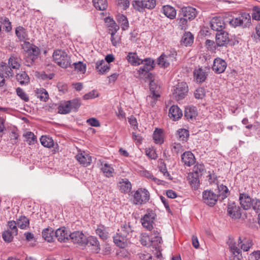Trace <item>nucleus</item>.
<instances>
[{"label":"nucleus","instance_id":"f257e3e1","mask_svg":"<svg viewBox=\"0 0 260 260\" xmlns=\"http://www.w3.org/2000/svg\"><path fill=\"white\" fill-rule=\"evenodd\" d=\"M156 213L152 210L147 209L146 214L141 218L142 226L148 231H152L149 237L151 245L156 249L159 248V245L162 241L159 235L160 230L154 229L153 225L156 218Z\"/></svg>","mask_w":260,"mask_h":260},{"label":"nucleus","instance_id":"f03ea898","mask_svg":"<svg viewBox=\"0 0 260 260\" xmlns=\"http://www.w3.org/2000/svg\"><path fill=\"white\" fill-rule=\"evenodd\" d=\"M231 252L234 255L235 257L237 260H240L242 258L241 254V249L237 246L240 247L241 249L244 251H247L250 247L252 246V240L248 239H244L242 240L241 237H239L238 238V243L234 240L233 239L230 238L227 242Z\"/></svg>","mask_w":260,"mask_h":260},{"label":"nucleus","instance_id":"7ed1b4c3","mask_svg":"<svg viewBox=\"0 0 260 260\" xmlns=\"http://www.w3.org/2000/svg\"><path fill=\"white\" fill-rule=\"evenodd\" d=\"M143 61H144L142 64L143 66L137 71L136 76L138 78L151 80L152 74L150 71L155 67L154 61L150 58H145Z\"/></svg>","mask_w":260,"mask_h":260},{"label":"nucleus","instance_id":"20e7f679","mask_svg":"<svg viewBox=\"0 0 260 260\" xmlns=\"http://www.w3.org/2000/svg\"><path fill=\"white\" fill-rule=\"evenodd\" d=\"M23 48L27 54L25 65L30 67L38 58L40 53V49L37 46L28 42H24Z\"/></svg>","mask_w":260,"mask_h":260},{"label":"nucleus","instance_id":"39448f33","mask_svg":"<svg viewBox=\"0 0 260 260\" xmlns=\"http://www.w3.org/2000/svg\"><path fill=\"white\" fill-rule=\"evenodd\" d=\"M53 57L55 62L62 68H67L71 66L70 57L64 51L61 50H54Z\"/></svg>","mask_w":260,"mask_h":260},{"label":"nucleus","instance_id":"423d86ee","mask_svg":"<svg viewBox=\"0 0 260 260\" xmlns=\"http://www.w3.org/2000/svg\"><path fill=\"white\" fill-rule=\"evenodd\" d=\"M229 23L231 26L237 27L242 26L243 27L249 26L251 24V16L247 13H243L238 17L233 18Z\"/></svg>","mask_w":260,"mask_h":260},{"label":"nucleus","instance_id":"0eeeda50","mask_svg":"<svg viewBox=\"0 0 260 260\" xmlns=\"http://www.w3.org/2000/svg\"><path fill=\"white\" fill-rule=\"evenodd\" d=\"M188 92V86L185 82H179L174 86L173 96L176 101H180L185 98Z\"/></svg>","mask_w":260,"mask_h":260},{"label":"nucleus","instance_id":"6e6552de","mask_svg":"<svg viewBox=\"0 0 260 260\" xmlns=\"http://www.w3.org/2000/svg\"><path fill=\"white\" fill-rule=\"evenodd\" d=\"M150 199L149 192L145 188H139L134 193V203L142 205L146 203Z\"/></svg>","mask_w":260,"mask_h":260},{"label":"nucleus","instance_id":"1a4fd4ad","mask_svg":"<svg viewBox=\"0 0 260 260\" xmlns=\"http://www.w3.org/2000/svg\"><path fill=\"white\" fill-rule=\"evenodd\" d=\"M203 201L210 207H213L218 201V195L212 190H206L202 193Z\"/></svg>","mask_w":260,"mask_h":260},{"label":"nucleus","instance_id":"9d476101","mask_svg":"<svg viewBox=\"0 0 260 260\" xmlns=\"http://www.w3.org/2000/svg\"><path fill=\"white\" fill-rule=\"evenodd\" d=\"M135 9L139 12H143L145 9H151L156 5L155 0L136 1L133 4Z\"/></svg>","mask_w":260,"mask_h":260},{"label":"nucleus","instance_id":"9b49d317","mask_svg":"<svg viewBox=\"0 0 260 260\" xmlns=\"http://www.w3.org/2000/svg\"><path fill=\"white\" fill-rule=\"evenodd\" d=\"M179 13L180 16H183L187 20L191 21L197 17L198 12L196 9L192 7H184L181 8Z\"/></svg>","mask_w":260,"mask_h":260},{"label":"nucleus","instance_id":"f8f14e48","mask_svg":"<svg viewBox=\"0 0 260 260\" xmlns=\"http://www.w3.org/2000/svg\"><path fill=\"white\" fill-rule=\"evenodd\" d=\"M70 239L74 243H77L80 246H85L86 237L80 231H75L69 235Z\"/></svg>","mask_w":260,"mask_h":260},{"label":"nucleus","instance_id":"ddd939ff","mask_svg":"<svg viewBox=\"0 0 260 260\" xmlns=\"http://www.w3.org/2000/svg\"><path fill=\"white\" fill-rule=\"evenodd\" d=\"M227 212L229 215L234 219H239L241 216L240 207L235 203L229 204L228 206Z\"/></svg>","mask_w":260,"mask_h":260},{"label":"nucleus","instance_id":"4468645a","mask_svg":"<svg viewBox=\"0 0 260 260\" xmlns=\"http://www.w3.org/2000/svg\"><path fill=\"white\" fill-rule=\"evenodd\" d=\"M226 62L224 60L217 57L214 60L212 68L215 73L220 74L224 72L226 68Z\"/></svg>","mask_w":260,"mask_h":260},{"label":"nucleus","instance_id":"2eb2a0df","mask_svg":"<svg viewBox=\"0 0 260 260\" xmlns=\"http://www.w3.org/2000/svg\"><path fill=\"white\" fill-rule=\"evenodd\" d=\"M118 232L123 235V237H125L129 240L134 236L135 233L134 230L132 229V227L130 225L129 223H124L121 225L120 228L118 230Z\"/></svg>","mask_w":260,"mask_h":260},{"label":"nucleus","instance_id":"dca6fc26","mask_svg":"<svg viewBox=\"0 0 260 260\" xmlns=\"http://www.w3.org/2000/svg\"><path fill=\"white\" fill-rule=\"evenodd\" d=\"M225 23L221 17H215L211 20L210 27L213 30L221 31L225 28Z\"/></svg>","mask_w":260,"mask_h":260},{"label":"nucleus","instance_id":"f3484780","mask_svg":"<svg viewBox=\"0 0 260 260\" xmlns=\"http://www.w3.org/2000/svg\"><path fill=\"white\" fill-rule=\"evenodd\" d=\"M230 42L229 34L225 31L217 33L216 35V43L218 47L226 46Z\"/></svg>","mask_w":260,"mask_h":260},{"label":"nucleus","instance_id":"a211bd4d","mask_svg":"<svg viewBox=\"0 0 260 260\" xmlns=\"http://www.w3.org/2000/svg\"><path fill=\"white\" fill-rule=\"evenodd\" d=\"M85 245L91 247V249L96 253H99L101 248L100 243L96 237L90 236L88 238H86Z\"/></svg>","mask_w":260,"mask_h":260},{"label":"nucleus","instance_id":"6ab92c4d","mask_svg":"<svg viewBox=\"0 0 260 260\" xmlns=\"http://www.w3.org/2000/svg\"><path fill=\"white\" fill-rule=\"evenodd\" d=\"M78 161L84 167L88 166L92 161V157L85 151L79 153L76 155Z\"/></svg>","mask_w":260,"mask_h":260},{"label":"nucleus","instance_id":"aec40b11","mask_svg":"<svg viewBox=\"0 0 260 260\" xmlns=\"http://www.w3.org/2000/svg\"><path fill=\"white\" fill-rule=\"evenodd\" d=\"M182 111L177 105L172 106L169 111L168 115L174 121L179 120L182 116Z\"/></svg>","mask_w":260,"mask_h":260},{"label":"nucleus","instance_id":"412c9836","mask_svg":"<svg viewBox=\"0 0 260 260\" xmlns=\"http://www.w3.org/2000/svg\"><path fill=\"white\" fill-rule=\"evenodd\" d=\"M252 199L246 193H240L239 201L241 207L244 210L250 209V204Z\"/></svg>","mask_w":260,"mask_h":260},{"label":"nucleus","instance_id":"4be33fe9","mask_svg":"<svg viewBox=\"0 0 260 260\" xmlns=\"http://www.w3.org/2000/svg\"><path fill=\"white\" fill-rule=\"evenodd\" d=\"M113 241L117 246L123 248L127 246L128 242H129V240L125 237H123V235L120 234L118 232L116 234L113 236Z\"/></svg>","mask_w":260,"mask_h":260},{"label":"nucleus","instance_id":"5701e85b","mask_svg":"<svg viewBox=\"0 0 260 260\" xmlns=\"http://www.w3.org/2000/svg\"><path fill=\"white\" fill-rule=\"evenodd\" d=\"M181 160L184 164L188 167H190L195 163V157L190 151L184 152L181 155Z\"/></svg>","mask_w":260,"mask_h":260},{"label":"nucleus","instance_id":"b1692460","mask_svg":"<svg viewBox=\"0 0 260 260\" xmlns=\"http://www.w3.org/2000/svg\"><path fill=\"white\" fill-rule=\"evenodd\" d=\"M118 187L121 192L128 193L132 189V184L126 178L120 179L118 184Z\"/></svg>","mask_w":260,"mask_h":260},{"label":"nucleus","instance_id":"393cba45","mask_svg":"<svg viewBox=\"0 0 260 260\" xmlns=\"http://www.w3.org/2000/svg\"><path fill=\"white\" fill-rule=\"evenodd\" d=\"M105 22L108 28L109 33L113 35L116 34L119 29V26L116 24L115 21L110 17H106L105 19Z\"/></svg>","mask_w":260,"mask_h":260},{"label":"nucleus","instance_id":"a878e982","mask_svg":"<svg viewBox=\"0 0 260 260\" xmlns=\"http://www.w3.org/2000/svg\"><path fill=\"white\" fill-rule=\"evenodd\" d=\"M128 62L132 66H137L143 63V59L140 58L135 52H129L126 56Z\"/></svg>","mask_w":260,"mask_h":260},{"label":"nucleus","instance_id":"bb28decb","mask_svg":"<svg viewBox=\"0 0 260 260\" xmlns=\"http://www.w3.org/2000/svg\"><path fill=\"white\" fill-rule=\"evenodd\" d=\"M55 237L59 242H66L69 239V235L64 227L58 229L55 232Z\"/></svg>","mask_w":260,"mask_h":260},{"label":"nucleus","instance_id":"cd10ccee","mask_svg":"<svg viewBox=\"0 0 260 260\" xmlns=\"http://www.w3.org/2000/svg\"><path fill=\"white\" fill-rule=\"evenodd\" d=\"M193 75L197 82L202 83L206 80L207 73L203 69L199 68L194 70Z\"/></svg>","mask_w":260,"mask_h":260},{"label":"nucleus","instance_id":"c85d7f7f","mask_svg":"<svg viewBox=\"0 0 260 260\" xmlns=\"http://www.w3.org/2000/svg\"><path fill=\"white\" fill-rule=\"evenodd\" d=\"M198 115L196 107L194 106L187 107L184 111V116L188 120H193Z\"/></svg>","mask_w":260,"mask_h":260},{"label":"nucleus","instance_id":"c756f323","mask_svg":"<svg viewBox=\"0 0 260 260\" xmlns=\"http://www.w3.org/2000/svg\"><path fill=\"white\" fill-rule=\"evenodd\" d=\"M162 12L168 18L170 19H173L176 16V11L175 9L170 6H164L162 8Z\"/></svg>","mask_w":260,"mask_h":260},{"label":"nucleus","instance_id":"7c9ffc66","mask_svg":"<svg viewBox=\"0 0 260 260\" xmlns=\"http://www.w3.org/2000/svg\"><path fill=\"white\" fill-rule=\"evenodd\" d=\"M95 68L100 74H103L110 70V66L105 60H102L96 62Z\"/></svg>","mask_w":260,"mask_h":260},{"label":"nucleus","instance_id":"2f4dec72","mask_svg":"<svg viewBox=\"0 0 260 260\" xmlns=\"http://www.w3.org/2000/svg\"><path fill=\"white\" fill-rule=\"evenodd\" d=\"M12 68L6 63H2L0 64V71L2 72V75L6 78L12 77L14 75Z\"/></svg>","mask_w":260,"mask_h":260},{"label":"nucleus","instance_id":"473e14b6","mask_svg":"<svg viewBox=\"0 0 260 260\" xmlns=\"http://www.w3.org/2000/svg\"><path fill=\"white\" fill-rule=\"evenodd\" d=\"M42 236L46 241L51 242L53 241L55 232L51 228L49 227L42 231Z\"/></svg>","mask_w":260,"mask_h":260},{"label":"nucleus","instance_id":"72a5a7b5","mask_svg":"<svg viewBox=\"0 0 260 260\" xmlns=\"http://www.w3.org/2000/svg\"><path fill=\"white\" fill-rule=\"evenodd\" d=\"M218 199H221L223 200L227 198L230 194V192L228 188L223 184H221L218 186Z\"/></svg>","mask_w":260,"mask_h":260},{"label":"nucleus","instance_id":"f704fd0d","mask_svg":"<svg viewBox=\"0 0 260 260\" xmlns=\"http://www.w3.org/2000/svg\"><path fill=\"white\" fill-rule=\"evenodd\" d=\"M16 79L21 85H26L29 82V77L23 71H21L16 75Z\"/></svg>","mask_w":260,"mask_h":260},{"label":"nucleus","instance_id":"c9c22d12","mask_svg":"<svg viewBox=\"0 0 260 260\" xmlns=\"http://www.w3.org/2000/svg\"><path fill=\"white\" fill-rule=\"evenodd\" d=\"M15 34L20 41L27 39V33L26 29L22 26L17 27L15 29Z\"/></svg>","mask_w":260,"mask_h":260},{"label":"nucleus","instance_id":"e433bc0d","mask_svg":"<svg viewBox=\"0 0 260 260\" xmlns=\"http://www.w3.org/2000/svg\"><path fill=\"white\" fill-rule=\"evenodd\" d=\"M193 42V36L190 32H186L181 39V43L185 46L191 45Z\"/></svg>","mask_w":260,"mask_h":260},{"label":"nucleus","instance_id":"4c0bfd02","mask_svg":"<svg viewBox=\"0 0 260 260\" xmlns=\"http://www.w3.org/2000/svg\"><path fill=\"white\" fill-rule=\"evenodd\" d=\"M101 165V170L106 176L107 177L112 176L114 169L110 165L107 163L103 164V162H102Z\"/></svg>","mask_w":260,"mask_h":260},{"label":"nucleus","instance_id":"58836bf2","mask_svg":"<svg viewBox=\"0 0 260 260\" xmlns=\"http://www.w3.org/2000/svg\"><path fill=\"white\" fill-rule=\"evenodd\" d=\"M153 138L155 143L159 144L163 143L164 137L162 130L161 129L156 128L153 133Z\"/></svg>","mask_w":260,"mask_h":260},{"label":"nucleus","instance_id":"ea45409f","mask_svg":"<svg viewBox=\"0 0 260 260\" xmlns=\"http://www.w3.org/2000/svg\"><path fill=\"white\" fill-rule=\"evenodd\" d=\"M96 234L104 240H107L109 237L107 228L104 225L99 226L96 230Z\"/></svg>","mask_w":260,"mask_h":260},{"label":"nucleus","instance_id":"a19ab883","mask_svg":"<svg viewBox=\"0 0 260 260\" xmlns=\"http://www.w3.org/2000/svg\"><path fill=\"white\" fill-rule=\"evenodd\" d=\"M41 144L45 147L51 148L54 145V141L51 137L42 136L40 138Z\"/></svg>","mask_w":260,"mask_h":260},{"label":"nucleus","instance_id":"79ce46f5","mask_svg":"<svg viewBox=\"0 0 260 260\" xmlns=\"http://www.w3.org/2000/svg\"><path fill=\"white\" fill-rule=\"evenodd\" d=\"M20 59L16 55H12L9 59L8 63L13 69H19Z\"/></svg>","mask_w":260,"mask_h":260},{"label":"nucleus","instance_id":"37998d69","mask_svg":"<svg viewBox=\"0 0 260 260\" xmlns=\"http://www.w3.org/2000/svg\"><path fill=\"white\" fill-rule=\"evenodd\" d=\"M116 19L120 24L122 30H126L128 28L129 24L126 16L123 14H118L116 17Z\"/></svg>","mask_w":260,"mask_h":260},{"label":"nucleus","instance_id":"c03bdc74","mask_svg":"<svg viewBox=\"0 0 260 260\" xmlns=\"http://www.w3.org/2000/svg\"><path fill=\"white\" fill-rule=\"evenodd\" d=\"M94 7L101 11L105 10L108 6L107 0H92Z\"/></svg>","mask_w":260,"mask_h":260},{"label":"nucleus","instance_id":"a18cd8bd","mask_svg":"<svg viewBox=\"0 0 260 260\" xmlns=\"http://www.w3.org/2000/svg\"><path fill=\"white\" fill-rule=\"evenodd\" d=\"M71 111V106L69 101H67L63 104H61L58 107V112L60 114H68L70 113Z\"/></svg>","mask_w":260,"mask_h":260},{"label":"nucleus","instance_id":"49530a36","mask_svg":"<svg viewBox=\"0 0 260 260\" xmlns=\"http://www.w3.org/2000/svg\"><path fill=\"white\" fill-rule=\"evenodd\" d=\"M189 136L188 131L184 128L179 129L177 131V138L180 141H185Z\"/></svg>","mask_w":260,"mask_h":260},{"label":"nucleus","instance_id":"de8ad7c7","mask_svg":"<svg viewBox=\"0 0 260 260\" xmlns=\"http://www.w3.org/2000/svg\"><path fill=\"white\" fill-rule=\"evenodd\" d=\"M191 178H189V183L192 187L197 189L199 186V173L197 171H195V173H192Z\"/></svg>","mask_w":260,"mask_h":260},{"label":"nucleus","instance_id":"09e8293b","mask_svg":"<svg viewBox=\"0 0 260 260\" xmlns=\"http://www.w3.org/2000/svg\"><path fill=\"white\" fill-rule=\"evenodd\" d=\"M156 94L155 95L150 94L147 96L146 101L149 107H153L155 105L158 98L160 97V94Z\"/></svg>","mask_w":260,"mask_h":260},{"label":"nucleus","instance_id":"8fccbe9b","mask_svg":"<svg viewBox=\"0 0 260 260\" xmlns=\"http://www.w3.org/2000/svg\"><path fill=\"white\" fill-rule=\"evenodd\" d=\"M36 95L41 101L46 102L49 99V95L46 89L42 88L37 89Z\"/></svg>","mask_w":260,"mask_h":260},{"label":"nucleus","instance_id":"3c124183","mask_svg":"<svg viewBox=\"0 0 260 260\" xmlns=\"http://www.w3.org/2000/svg\"><path fill=\"white\" fill-rule=\"evenodd\" d=\"M23 136L25 138V141L29 145L34 144L37 142L36 136L31 132H26L23 134Z\"/></svg>","mask_w":260,"mask_h":260},{"label":"nucleus","instance_id":"603ef678","mask_svg":"<svg viewBox=\"0 0 260 260\" xmlns=\"http://www.w3.org/2000/svg\"><path fill=\"white\" fill-rule=\"evenodd\" d=\"M17 225L21 229H26L28 227L29 221L27 218L25 216H21L17 220Z\"/></svg>","mask_w":260,"mask_h":260},{"label":"nucleus","instance_id":"864d4df0","mask_svg":"<svg viewBox=\"0 0 260 260\" xmlns=\"http://www.w3.org/2000/svg\"><path fill=\"white\" fill-rule=\"evenodd\" d=\"M188 20L187 18L183 16H180V13L178 14V18L177 19L178 21V27L180 29H186L188 26Z\"/></svg>","mask_w":260,"mask_h":260},{"label":"nucleus","instance_id":"5fc2aeb1","mask_svg":"<svg viewBox=\"0 0 260 260\" xmlns=\"http://www.w3.org/2000/svg\"><path fill=\"white\" fill-rule=\"evenodd\" d=\"M157 64L161 67L167 68L170 65L169 60L165 57V53H162L157 58Z\"/></svg>","mask_w":260,"mask_h":260},{"label":"nucleus","instance_id":"6e6d98bb","mask_svg":"<svg viewBox=\"0 0 260 260\" xmlns=\"http://www.w3.org/2000/svg\"><path fill=\"white\" fill-rule=\"evenodd\" d=\"M17 234H13L10 230H7L3 232L2 236L5 242L10 243L13 241L14 237Z\"/></svg>","mask_w":260,"mask_h":260},{"label":"nucleus","instance_id":"4d7b16f0","mask_svg":"<svg viewBox=\"0 0 260 260\" xmlns=\"http://www.w3.org/2000/svg\"><path fill=\"white\" fill-rule=\"evenodd\" d=\"M149 86H150V90L151 92L150 94H157L156 93L160 94V87L157 85L154 81L150 80Z\"/></svg>","mask_w":260,"mask_h":260},{"label":"nucleus","instance_id":"13d9d810","mask_svg":"<svg viewBox=\"0 0 260 260\" xmlns=\"http://www.w3.org/2000/svg\"><path fill=\"white\" fill-rule=\"evenodd\" d=\"M252 39L256 42L260 41V22L255 27V31L251 33Z\"/></svg>","mask_w":260,"mask_h":260},{"label":"nucleus","instance_id":"bf43d9fd","mask_svg":"<svg viewBox=\"0 0 260 260\" xmlns=\"http://www.w3.org/2000/svg\"><path fill=\"white\" fill-rule=\"evenodd\" d=\"M252 208L256 213L260 211V200L257 198L252 199L250 204V208Z\"/></svg>","mask_w":260,"mask_h":260},{"label":"nucleus","instance_id":"052dcab7","mask_svg":"<svg viewBox=\"0 0 260 260\" xmlns=\"http://www.w3.org/2000/svg\"><path fill=\"white\" fill-rule=\"evenodd\" d=\"M73 66H74L75 70L77 72H80L82 73H84L86 71V64H84L81 61L75 62L73 64Z\"/></svg>","mask_w":260,"mask_h":260},{"label":"nucleus","instance_id":"680f3d73","mask_svg":"<svg viewBox=\"0 0 260 260\" xmlns=\"http://www.w3.org/2000/svg\"><path fill=\"white\" fill-rule=\"evenodd\" d=\"M16 93L18 96H19L20 98L22 100L24 101L25 102H28L29 101L28 96L21 88L18 87L16 89Z\"/></svg>","mask_w":260,"mask_h":260},{"label":"nucleus","instance_id":"e2e57ef3","mask_svg":"<svg viewBox=\"0 0 260 260\" xmlns=\"http://www.w3.org/2000/svg\"><path fill=\"white\" fill-rule=\"evenodd\" d=\"M17 223L16 221L14 220L10 221L8 222V230H10V231H11L13 234H17L18 230L17 228Z\"/></svg>","mask_w":260,"mask_h":260},{"label":"nucleus","instance_id":"0e129e2a","mask_svg":"<svg viewBox=\"0 0 260 260\" xmlns=\"http://www.w3.org/2000/svg\"><path fill=\"white\" fill-rule=\"evenodd\" d=\"M184 150L183 146L179 143H175L173 144L172 151L173 153L178 154Z\"/></svg>","mask_w":260,"mask_h":260},{"label":"nucleus","instance_id":"69168bd1","mask_svg":"<svg viewBox=\"0 0 260 260\" xmlns=\"http://www.w3.org/2000/svg\"><path fill=\"white\" fill-rule=\"evenodd\" d=\"M252 18L256 20H260V7L254 6L253 7Z\"/></svg>","mask_w":260,"mask_h":260},{"label":"nucleus","instance_id":"338daca9","mask_svg":"<svg viewBox=\"0 0 260 260\" xmlns=\"http://www.w3.org/2000/svg\"><path fill=\"white\" fill-rule=\"evenodd\" d=\"M145 154L149 158L152 159H155L157 157L155 150L152 148L146 149Z\"/></svg>","mask_w":260,"mask_h":260},{"label":"nucleus","instance_id":"774afa93","mask_svg":"<svg viewBox=\"0 0 260 260\" xmlns=\"http://www.w3.org/2000/svg\"><path fill=\"white\" fill-rule=\"evenodd\" d=\"M68 101L70 103L71 110L74 109V111H77L81 105L80 101L78 99H74Z\"/></svg>","mask_w":260,"mask_h":260}]
</instances>
